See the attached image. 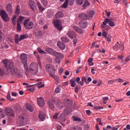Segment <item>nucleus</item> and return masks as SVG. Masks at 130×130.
Masks as SVG:
<instances>
[{
    "instance_id": "f257e3e1",
    "label": "nucleus",
    "mask_w": 130,
    "mask_h": 130,
    "mask_svg": "<svg viewBox=\"0 0 130 130\" xmlns=\"http://www.w3.org/2000/svg\"><path fill=\"white\" fill-rule=\"evenodd\" d=\"M2 62L6 69H9L10 71V73L13 76L23 77V74H22V72H21L18 68L15 67V63L13 61L10 62L8 59H5L2 60Z\"/></svg>"
},
{
    "instance_id": "f03ea898",
    "label": "nucleus",
    "mask_w": 130,
    "mask_h": 130,
    "mask_svg": "<svg viewBox=\"0 0 130 130\" xmlns=\"http://www.w3.org/2000/svg\"><path fill=\"white\" fill-rule=\"evenodd\" d=\"M39 69L38 64L35 62H32L29 66L30 73L32 75H36L38 73Z\"/></svg>"
},
{
    "instance_id": "7ed1b4c3",
    "label": "nucleus",
    "mask_w": 130,
    "mask_h": 130,
    "mask_svg": "<svg viewBox=\"0 0 130 130\" xmlns=\"http://www.w3.org/2000/svg\"><path fill=\"white\" fill-rule=\"evenodd\" d=\"M23 26L27 30H31L34 27V23L30 21L29 19H26L23 22Z\"/></svg>"
},
{
    "instance_id": "20e7f679",
    "label": "nucleus",
    "mask_w": 130,
    "mask_h": 130,
    "mask_svg": "<svg viewBox=\"0 0 130 130\" xmlns=\"http://www.w3.org/2000/svg\"><path fill=\"white\" fill-rule=\"evenodd\" d=\"M46 70L47 72L49 73V76L50 77H52V76H53L55 74V68L51 64H47L46 66Z\"/></svg>"
},
{
    "instance_id": "39448f33",
    "label": "nucleus",
    "mask_w": 130,
    "mask_h": 130,
    "mask_svg": "<svg viewBox=\"0 0 130 130\" xmlns=\"http://www.w3.org/2000/svg\"><path fill=\"white\" fill-rule=\"evenodd\" d=\"M103 24L101 25L102 28H105L107 24H109L111 27H114L115 26V23L112 21V19L107 18L103 21Z\"/></svg>"
},
{
    "instance_id": "423d86ee",
    "label": "nucleus",
    "mask_w": 130,
    "mask_h": 130,
    "mask_svg": "<svg viewBox=\"0 0 130 130\" xmlns=\"http://www.w3.org/2000/svg\"><path fill=\"white\" fill-rule=\"evenodd\" d=\"M113 49L116 51H118V50H123L124 49V46L123 44L119 42H117L115 45L113 47Z\"/></svg>"
},
{
    "instance_id": "0eeeda50",
    "label": "nucleus",
    "mask_w": 130,
    "mask_h": 130,
    "mask_svg": "<svg viewBox=\"0 0 130 130\" xmlns=\"http://www.w3.org/2000/svg\"><path fill=\"white\" fill-rule=\"evenodd\" d=\"M92 81V78L91 77H88L87 80L86 77L84 76L82 77L81 81H79L78 83V85H80V86H84V82H85L86 84H88L90 82Z\"/></svg>"
},
{
    "instance_id": "6e6552de",
    "label": "nucleus",
    "mask_w": 130,
    "mask_h": 130,
    "mask_svg": "<svg viewBox=\"0 0 130 130\" xmlns=\"http://www.w3.org/2000/svg\"><path fill=\"white\" fill-rule=\"evenodd\" d=\"M0 15L2 19H3L5 22H9L10 21V18H9V15H8V14H7V12H6L5 10H1Z\"/></svg>"
},
{
    "instance_id": "1a4fd4ad",
    "label": "nucleus",
    "mask_w": 130,
    "mask_h": 130,
    "mask_svg": "<svg viewBox=\"0 0 130 130\" xmlns=\"http://www.w3.org/2000/svg\"><path fill=\"white\" fill-rule=\"evenodd\" d=\"M70 113V111L68 110V109H66L64 110L63 113L61 114L60 115L59 117V119L60 120H61L62 122H64L66 121V116L67 115H69V114Z\"/></svg>"
},
{
    "instance_id": "9d476101",
    "label": "nucleus",
    "mask_w": 130,
    "mask_h": 130,
    "mask_svg": "<svg viewBox=\"0 0 130 130\" xmlns=\"http://www.w3.org/2000/svg\"><path fill=\"white\" fill-rule=\"evenodd\" d=\"M53 23L58 30L59 31H61V30H62V25H61V21L60 20H57L54 21Z\"/></svg>"
},
{
    "instance_id": "9b49d317",
    "label": "nucleus",
    "mask_w": 130,
    "mask_h": 130,
    "mask_svg": "<svg viewBox=\"0 0 130 130\" xmlns=\"http://www.w3.org/2000/svg\"><path fill=\"white\" fill-rule=\"evenodd\" d=\"M20 60L22 63H27L28 62V55L26 53H22L20 55Z\"/></svg>"
},
{
    "instance_id": "f8f14e48",
    "label": "nucleus",
    "mask_w": 130,
    "mask_h": 130,
    "mask_svg": "<svg viewBox=\"0 0 130 130\" xmlns=\"http://www.w3.org/2000/svg\"><path fill=\"white\" fill-rule=\"evenodd\" d=\"M5 112L8 116H11L12 117H15V113L14 110L11 108H6L5 109Z\"/></svg>"
},
{
    "instance_id": "ddd939ff",
    "label": "nucleus",
    "mask_w": 130,
    "mask_h": 130,
    "mask_svg": "<svg viewBox=\"0 0 130 130\" xmlns=\"http://www.w3.org/2000/svg\"><path fill=\"white\" fill-rule=\"evenodd\" d=\"M95 14V12L93 10H91L88 14H85V20H90V18H93Z\"/></svg>"
},
{
    "instance_id": "4468645a",
    "label": "nucleus",
    "mask_w": 130,
    "mask_h": 130,
    "mask_svg": "<svg viewBox=\"0 0 130 130\" xmlns=\"http://www.w3.org/2000/svg\"><path fill=\"white\" fill-rule=\"evenodd\" d=\"M38 104L39 106L42 107L44 106L45 105V103L44 102V99L43 98L40 97L37 98Z\"/></svg>"
},
{
    "instance_id": "2eb2a0df",
    "label": "nucleus",
    "mask_w": 130,
    "mask_h": 130,
    "mask_svg": "<svg viewBox=\"0 0 130 130\" xmlns=\"http://www.w3.org/2000/svg\"><path fill=\"white\" fill-rule=\"evenodd\" d=\"M68 36L71 39H74V38H77V35L74 31L70 30L68 32Z\"/></svg>"
},
{
    "instance_id": "dca6fc26",
    "label": "nucleus",
    "mask_w": 130,
    "mask_h": 130,
    "mask_svg": "<svg viewBox=\"0 0 130 130\" xmlns=\"http://www.w3.org/2000/svg\"><path fill=\"white\" fill-rule=\"evenodd\" d=\"M79 25L81 28L84 29L85 28H86V27L88 26V22H87V21L81 20L79 22Z\"/></svg>"
},
{
    "instance_id": "f3484780",
    "label": "nucleus",
    "mask_w": 130,
    "mask_h": 130,
    "mask_svg": "<svg viewBox=\"0 0 130 130\" xmlns=\"http://www.w3.org/2000/svg\"><path fill=\"white\" fill-rule=\"evenodd\" d=\"M29 4L31 9H32L33 11H35L36 9V3H35V2L30 0L29 1Z\"/></svg>"
},
{
    "instance_id": "a211bd4d",
    "label": "nucleus",
    "mask_w": 130,
    "mask_h": 130,
    "mask_svg": "<svg viewBox=\"0 0 130 130\" xmlns=\"http://www.w3.org/2000/svg\"><path fill=\"white\" fill-rule=\"evenodd\" d=\"M57 45L59 48L60 49H61V50L66 49V46L64 45V44H63V43L61 42V41H58L57 42Z\"/></svg>"
},
{
    "instance_id": "6ab92c4d",
    "label": "nucleus",
    "mask_w": 130,
    "mask_h": 130,
    "mask_svg": "<svg viewBox=\"0 0 130 130\" xmlns=\"http://www.w3.org/2000/svg\"><path fill=\"white\" fill-rule=\"evenodd\" d=\"M46 117V114L44 113L40 112L39 114V118H40L41 121H43L44 119H45V117Z\"/></svg>"
},
{
    "instance_id": "aec40b11",
    "label": "nucleus",
    "mask_w": 130,
    "mask_h": 130,
    "mask_svg": "<svg viewBox=\"0 0 130 130\" xmlns=\"http://www.w3.org/2000/svg\"><path fill=\"white\" fill-rule=\"evenodd\" d=\"M51 77H52V78H54L55 80V83L56 84V85H58V84L60 83V79H59V77L58 76L54 75Z\"/></svg>"
},
{
    "instance_id": "412c9836",
    "label": "nucleus",
    "mask_w": 130,
    "mask_h": 130,
    "mask_svg": "<svg viewBox=\"0 0 130 130\" xmlns=\"http://www.w3.org/2000/svg\"><path fill=\"white\" fill-rule=\"evenodd\" d=\"M26 20V18H25V17L20 16L17 19V22L18 23H21V24H23L24 22H25V20Z\"/></svg>"
},
{
    "instance_id": "4be33fe9",
    "label": "nucleus",
    "mask_w": 130,
    "mask_h": 130,
    "mask_svg": "<svg viewBox=\"0 0 130 130\" xmlns=\"http://www.w3.org/2000/svg\"><path fill=\"white\" fill-rule=\"evenodd\" d=\"M38 22L40 25H43L44 24V17L41 15L38 17Z\"/></svg>"
},
{
    "instance_id": "5701e85b",
    "label": "nucleus",
    "mask_w": 130,
    "mask_h": 130,
    "mask_svg": "<svg viewBox=\"0 0 130 130\" xmlns=\"http://www.w3.org/2000/svg\"><path fill=\"white\" fill-rule=\"evenodd\" d=\"M73 29H74L75 31L77 32V33H79L80 34H84V31H83V30H82V29H81L80 27L74 26H73Z\"/></svg>"
},
{
    "instance_id": "b1692460",
    "label": "nucleus",
    "mask_w": 130,
    "mask_h": 130,
    "mask_svg": "<svg viewBox=\"0 0 130 130\" xmlns=\"http://www.w3.org/2000/svg\"><path fill=\"white\" fill-rule=\"evenodd\" d=\"M26 109H27V110L29 111V112H33V111L34 110V108H33L32 105H31L30 104H26Z\"/></svg>"
},
{
    "instance_id": "393cba45",
    "label": "nucleus",
    "mask_w": 130,
    "mask_h": 130,
    "mask_svg": "<svg viewBox=\"0 0 130 130\" xmlns=\"http://www.w3.org/2000/svg\"><path fill=\"white\" fill-rule=\"evenodd\" d=\"M88 6H90V3L88 0H86L82 6L83 10H86V9H87V7H88Z\"/></svg>"
},
{
    "instance_id": "a878e982",
    "label": "nucleus",
    "mask_w": 130,
    "mask_h": 130,
    "mask_svg": "<svg viewBox=\"0 0 130 130\" xmlns=\"http://www.w3.org/2000/svg\"><path fill=\"white\" fill-rule=\"evenodd\" d=\"M47 16L48 18H52L53 17V12L51 10H48L47 13Z\"/></svg>"
},
{
    "instance_id": "bb28decb",
    "label": "nucleus",
    "mask_w": 130,
    "mask_h": 130,
    "mask_svg": "<svg viewBox=\"0 0 130 130\" xmlns=\"http://www.w3.org/2000/svg\"><path fill=\"white\" fill-rule=\"evenodd\" d=\"M55 17L56 18H57V19H60V18H62V17H63V13H62V12H58L55 15Z\"/></svg>"
},
{
    "instance_id": "cd10ccee",
    "label": "nucleus",
    "mask_w": 130,
    "mask_h": 130,
    "mask_svg": "<svg viewBox=\"0 0 130 130\" xmlns=\"http://www.w3.org/2000/svg\"><path fill=\"white\" fill-rule=\"evenodd\" d=\"M69 5V0H66L62 5H61V8L63 9H67L68 8V5Z\"/></svg>"
},
{
    "instance_id": "c85d7f7f",
    "label": "nucleus",
    "mask_w": 130,
    "mask_h": 130,
    "mask_svg": "<svg viewBox=\"0 0 130 130\" xmlns=\"http://www.w3.org/2000/svg\"><path fill=\"white\" fill-rule=\"evenodd\" d=\"M45 51L49 53V54H52L54 50L51 48H46Z\"/></svg>"
},
{
    "instance_id": "c756f323",
    "label": "nucleus",
    "mask_w": 130,
    "mask_h": 130,
    "mask_svg": "<svg viewBox=\"0 0 130 130\" xmlns=\"http://www.w3.org/2000/svg\"><path fill=\"white\" fill-rule=\"evenodd\" d=\"M61 40L63 41V42H64L65 43H68L69 41H70V39L69 38H67L66 37H62L61 38Z\"/></svg>"
},
{
    "instance_id": "7c9ffc66",
    "label": "nucleus",
    "mask_w": 130,
    "mask_h": 130,
    "mask_svg": "<svg viewBox=\"0 0 130 130\" xmlns=\"http://www.w3.org/2000/svg\"><path fill=\"white\" fill-rule=\"evenodd\" d=\"M7 10L8 11V12H10V13H12L13 12V10H12V4H8L7 6Z\"/></svg>"
},
{
    "instance_id": "2f4dec72",
    "label": "nucleus",
    "mask_w": 130,
    "mask_h": 130,
    "mask_svg": "<svg viewBox=\"0 0 130 130\" xmlns=\"http://www.w3.org/2000/svg\"><path fill=\"white\" fill-rule=\"evenodd\" d=\"M37 5H38V8L40 10V11H41L42 12L44 11V8L42 7V5H41V4L39 3V2L37 3Z\"/></svg>"
},
{
    "instance_id": "473e14b6",
    "label": "nucleus",
    "mask_w": 130,
    "mask_h": 130,
    "mask_svg": "<svg viewBox=\"0 0 130 130\" xmlns=\"http://www.w3.org/2000/svg\"><path fill=\"white\" fill-rule=\"evenodd\" d=\"M20 39H19V35L16 34L15 35V42L16 44H18V43L20 42Z\"/></svg>"
},
{
    "instance_id": "72a5a7b5",
    "label": "nucleus",
    "mask_w": 130,
    "mask_h": 130,
    "mask_svg": "<svg viewBox=\"0 0 130 130\" xmlns=\"http://www.w3.org/2000/svg\"><path fill=\"white\" fill-rule=\"evenodd\" d=\"M16 20H17V16L13 15L12 18V22L13 25H16Z\"/></svg>"
},
{
    "instance_id": "f704fd0d",
    "label": "nucleus",
    "mask_w": 130,
    "mask_h": 130,
    "mask_svg": "<svg viewBox=\"0 0 130 130\" xmlns=\"http://www.w3.org/2000/svg\"><path fill=\"white\" fill-rule=\"evenodd\" d=\"M75 2L78 6H82L84 3V0H76Z\"/></svg>"
},
{
    "instance_id": "c9c22d12",
    "label": "nucleus",
    "mask_w": 130,
    "mask_h": 130,
    "mask_svg": "<svg viewBox=\"0 0 130 130\" xmlns=\"http://www.w3.org/2000/svg\"><path fill=\"white\" fill-rule=\"evenodd\" d=\"M78 17H79V18H80V19H85L86 14L85 13H80L79 14Z\"/></svg>"
},
{
    "instance_id": "e433bc0d",
    "label": "nucleus",
    "mask_w": 130,
    "mask_h": 130,
    "mask_svg": "<svg viewBox=\"0 0 130 130\" xmlns=\"http://www.w3.org/2000/svg\"><path fill=\"white\" fill-rule=\"evenodd\" d=\"M70 84H71V86L72 87H75V86H76V82H75V79H72L71 80H70Z\"/></svg>"
},
{
    "instance_id": "4c0bfd02",
    "label": "nucleus",
    "mask_w": 130,
    "mask_h": 130,
    "mask_svg": "<svg viewBox=\"0 0 130 130\" xmlns=\"http://www.w3.org/2000/svg\"><path fill=\"white\" fill-rule=\"evenodd\" d=\"M21 30H22V26H21V24H20V22H19V21H18L17 24V30L21 31Z\"/></svg>"
},
{
    "instance_id": "58836bf2",
    "label": "nucleus",
    "mask_w": 130,
    "mask_h": 130,
    "mask_svg": "<svg viewBox=\"0 0 130 130\" xmlns=\"http://www.w3.org/2000/svg\"><path fill=\"white\" fill-rule=\"evenodd\" d=\"M3 111L4 110L0 109V118H4L5 116Z\"/></svg>"
},
{
    "instance_id": "ea45409f",
    "label": "nucleus",
    "mask_w": 130,
    "mask_h": 130,
    "mask_svg": "<svg viewBox=\"0 0 130 130\" xmlns=\"http://www.w3.org/2000/svg\"><path fill=\"white\" fill-rule=\"evenodd\" d=\"M23 64H24L23 67H24V70L26 72H28L29 71V67H28V63H23Z\"/></svg>"
},
{
    "instance_id": "a19ab883",
    "label": "nucleus",
    "mask_w": 130,
    "mask_h": 130,
    "mask_svg": "<svg viewBox=\"0 0 130 130\" xmlns=\"http://www.w3.org/2000/svg\"><path fill=\"white\" fill-rule=\"evenodd\" d=\"M73 120L74 121H79V122H81V121H82V119L78 118V117H74L73 118Z\"/></svg>"
},
{
    "instance_id": "79ce46f5",
    "label": "nucleus",
    "mask_w": 130,
    "mask_h": 130,
    "mask_svg": "<svg viewBox=\"0 0 130 130\" xmlns=\"http://www.w3.org/2000/svg\"><path fill=\"white\" fill-rule=\"evenodd\" d=\"M20 6H17L16 9L15 14L18 15V14H20Z\"/></svg>"
},
{
    "instance_id": "37998d69",
    "label": "nucleus",
    "mask_w": 130,
    "mask_h": 130,
    "mask_svg": "<svg viewBox=\"0 0 130 130\" xmlns=\"http://www.w3.org/2000/svg\"><path fill=\"white\" fill-rule=\"evenodd\" d=\"M75 4V0H68V5L69 6H74Z\"/></svg>"
},
{
    "instance_id": "c03bdc74",
    "label": "nucleus",
    "mask_w": 130,
    "mask_h": 130,
    "mask_svg": "<svg viewBox=\"0 0 130 130\" xmlns=\"http://www.w3.org/2000/svg\"><path fill=\"white\" fill-rule=\"evenodd\" d=\"M42 4H43L44 6H47L48 5V2H47V0H41Z\"/></svg>"
},
{
    "instance_id": "a18cd8bd",
    "label": "nucleus",
    "mask_w": 130,
    "mask_h": 130,
    "mask_svg": "<svg viewBox=\"0 0 130 130\" xmlns=\"http://www.w3.org/2000/svg\"><path fill=\"white\" fill-rule=\"evenodd\" d=\"M27 36L26 35H22L20 37V41H21L23 39L27 38Z\"/></svg>"
},
{
    "instance_id": "49530a36",
    "label": "nucleus",
    "mask_w": 130,
    "mask_h": 130,
    "mask_svg": "<svg viewBox=\"0 0 130 130\" xmlns=\"http://www.w3.org/2000/svg\"><path fill=\"white\" fill-rule=\"evenodd\" d=\"M38 51H39V52H40V53H42V54L46 53V52L44 51L43 50H42V49H41V48H38Z\"/></svg>"
},
{
    "instance_id": "de8ad7c7",
    "label": "nucleus",
    "mask_w": 130,
    "mask_h": 130,
    "mask_svg": "<svg viewBox=\"0 0 130 130\" xmlns=\"http://www.w3.org/2000/svg\"><path fill=\"white\" fill-rule=\"evenodd\" d=\"M37 85H39L38 88H43L44 87V84H42V82H39L37 83Z\"/></svg>"
},
{
    "instance_id": "09e8293b",
    "label": "nucleus",
    "mask_w": 130,
    "mask_h": 130,
    "mask_svg": "<svg viewBox=\"0 0 130 130\" xmlns=\"http://www.w3.org/2000/svg\"><path fill=\"white\" fill-rule=\"evenodd\" d=\"M52 54H53L56 57H58L59 53L54 50Z\"/></svg>"
},
{
    "instance_id": "8fccbe9b",
    "label": "nucleus",
    "mask_w": 130,
    "mask_h": 130,
    "mask_svg": "<svg viewBox=\"0 0 130 130\" xmlns=\"http://www.w3.org/2000/svg\"><path fill=\"white\" fill-rule=\"evenodd\" d=\"M49 106L50 109H52V110L54 109V105H53V104H52L50 102L49 103Z\"/></svg>"
},
{
    "instance_id": "3c124183",
    "label": "nucleus",
    "mask_w": 130,
    "mask_h": 130,
    "mask_svg": "<svg viewBox=\"0 0 130 130\" xmlns=\"http://www.w3.org/2000/svg\"><path fill=\"white\" fill-rule=\"evenodd\" d=\"M24 118L23 116H20L18 118V120H20L21 123H23V120H24Z\"/></svg>"
},
{
    "instance_id": "603ef678",
    "label": "nucleus",
    "mask_w": 130,
    "mask_h": 130,
    "mask_svg": "<svg viewBox=\"0 0 130 130\" xmlns=\"http://www.w3.org/2000/svg\"><path fill=\"white\" fill-rule=\"evenodd\" d=\"M105 38L107 39V41H108V42H110V41H111L112 39V37L110 36H108L107 38Z\"/></svg>"
},
{
    "instance_id": "864d4df0",
    "label": "nucleus",
    "mask_w": 130,
    "mask_h": 130,
    "mask_svg": "<svg viewBox=\"0 0 130 130\" xmlns=\"http://www.w3.org/2000/svg\"><path fill=\"white\" fill-rule=\"evenodd\" d=\"M59 113H56L54 116H53V118L54 119H57L58 118Z\"/></svg>"
},
{
    "instance_id": "5fc2aeb1",
    "label": "nucleus",
    "mask_w": 130,
    "mask_h": 130,
    "mask_svg": "<svg viewBox=\"0 0 130 130\" xmlns=\"http://www.w3.org/2000/svg\"><path fill=\"white\" fill-rule=\"evenodd\" d=\"M72 129L73 130H82V128L77 126H74L72 127Z\"/></svg>"
},
{
    "instance_id": "6e6d98bb",
    "label": "nucleus",
    "mask_w": 130,
    "mask_h": 130,
    "mask_svg": "<svg viewBox=\"0 0 130 130\" xmlns=\"http://www.w3.org/2000/svg\"><path fill=\"white\" fill-rule=\"evenodd\" d=\"M63 57H64V55H63V54H60V53H59L58 58L61 59L63 58Z\"/></svg>"
},
{
    "instance_id": "4d7b16f0",
    "label": "nucleus",
    "mask_w": 130,
    "mask_h": 130,
    "mask_svg": "<svg viewBox=\"0 0 130 130\" xmlns=\"http://www.w3.org/2000/svg\"><path fill=\"white\" fill-rule=\"evenodd\" d=\"M102 35H103V36H104V37H105V38H107V37L108 36H107V33L105 31H104L103 32Z\"/></svg>"
},
{
    "instance_id": "13d9d810",
    "label": "nucleus",
    "mask_w": 130,
    "mask_h": 130,
    "mask_svg": "<svg viewBox=\"0 0 130 130\" xmlns=\"http://www.w3.org/2000/svg\"><path fill=\"white\" fill-rule=\"evenodd\" d=\"M55 92L57 93H59V92H60V88L59 87H57L55 89Z\"/></svg>"
},
{
    "instance_id": "bf43d9fd",
    "label": "nucleus",
    "mask_w": 130,
    "mask_h": 130,
    "mask_svg": "<svg viewBox=\"0 0 130 130\" xmlns=\"http://www.w3.org/2000/svg\"><path fill=\"white\" fill-rule=\"evenodd\" d=\"M116 82H118V83H123V80L121 79H117L115 80Z\"/></svg>"
},
{
    "instance_id": "052dcab7",
    "label": "nucleus",
    "mask_w": 130,
    "mask_h": 130,
    "mask_svg": "<svg viewBox=\"0 0 130 130\" xmlns=\"http://www.w3.org/2000/svg\"><path fill=\"white\" fill-rule=\"evenodd\" d=\"M55 60L57 63H60V59L58 58V57L55 59Z\"/></svg>"
},
{
    "instance_id": "680f3d73",
    "label": "nucleus",
    "mask_w": 130,
    "mask_h": 130,
    "mask_svg": "<svg viewBox=\"0 0 130 130\" xmlns=\"http://www.w3.org/2000/svg\"><path fill=\"white\" fill-rule=\"evenodd\" d=\"M8 100H9L11 98V94L10 93V91H8L7 97Z\"/></svg>"
},
{
    "instance_id": "e2e57ef3",
    "label": "nucleus",
    "mask_w": 130,
    "mask_h": 130,
    "mask_svg": "<svg viewBox=\"0 0 130 130\" xmlns=\"http://www.w3.org/2000/svg\"><path fill=\"white\" fill-rule=\"evenodd\" d=\"M130 60V57L128 56V57H127L125 58V62H128V61H129Z\"/></svg>"
},
{
    "instance_id": "0e129e2a",
    "label": "nucleus",
    "mask_w": 130,
    "mask_h": 130,
    "mask_svg": "<svg viewBox=\"0 0 130 130\" xmlns=\"http://www.w3.org/2000/svg\"><path fill=\"white\" fill-rule=\"evenodd\" d=\"M86 114L87 115H91V111L90 110H87L86 111Z\"/></svg>"
},
{
    "instance_id": "69168bd1",
    "label": "nucleus",
    "mask_w": 130,
    "mask_h": 130,
    "mask_svg": "<svg viewBox=\"0 0 130 130\" xmlns=\"http://www.w3.org/2000/svg\"><path fill=\"white\" fill-rule=\"evenodd\" d=\"M109 99V98L108 96L104 97L103 98V101H107Z\"/></svg>"
},
{
    "instance_id": "338daca9",
    "label": "nucleus",
    "mask_w": 130,
    "mask_h": 130,
    "mask_svg": "<svg viewBox=\"0 0 130 130\" xmlns=\"http://www.w3.org/2000/svg\"><path fill=\"white\" fill-rule=\"evenodd\" d=\"M114 82H115V81L114 80H109L108 81V84H113V83H114Z\"/></svg>"
},
{
    "instance_id": "774afa93",
    "label": "nucleus",
    "mask_w": 130,
    "mask_h": 130,
    "mask_svg": "<svg viewBox=\"0 0 130 130\" xmlns=\"http://www.w3.org/2000/svg\"><path fill=\"white\" fill-rule=\"evenodd\" d=\"M80 81H81V78H80V77H77L76 79V81L77 82V83H79Z\"/></svg>"
}]
</instances>
